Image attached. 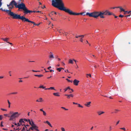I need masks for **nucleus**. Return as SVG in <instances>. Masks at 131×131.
Wrapping results in <instances>:
<instances>
[{"label":"nucleus","instance_id":"f257e3e1","mask_svg":"<svg viewBox=\"0 0 131 131\" xmlns=\"http://www.w3.org/2000/svg\"><path fill=\"white\" fill-rule=\"evenodd\" d=\"M113 14V13L109 12L108 10H106L104 12H97L95 11L91 13H87L86 14H84V16L87 15L89 17H92L95 18H97L100 17L101 18H105L104 15H110Z\"/></svg>","mask_w":131,"mask_h":131},{"label":"nucleus","instance_id":"f03ea898","mask_svg":"<svg viewBox=\"0 0 131 131\" xmlns=\"http://www.w3.org/2000/svg\"><path fill=\"white\" fill-rule=\"evenodd\" d=\"M52 5L59 10L66 12L68 9H66L62 0H52Z\"/></svg>","mask_w":131,"mask_h":131},{"label":"nucleus","instance_id":"7ed1b4c3","mask_svg":"<svg viewBox=\"0 0 131 131\" xmlns=\"http://www.w3.org/2000/svg\"><path fill=\"white\" fill-rule=\"evenodd\" d=\"M9 14L10 16L12 17L13 19H20L24 22L27 21L30 23L34 24V25L36 26V24H35L34 22L29 20L28 19L26 18L23 16H20L19 15L16 14L13 12H9Z\"/></svg>","mask_w":131,"mask_h":131},{"label":"nucleus","instance_id":"20e7f679","mask_svg":"<svg viewBox=\"0 0 131 131\" xmlns=\"http://www.w3.org/2000/svg\"><path fill=\"white\" fill-rule=\"evenodd\" d=\"M16 8H18L19 10L20 9L23 10L24 11V13L25 14H27V13L30 12L27 8L25 4L23 3H21L18 5L17 4L16 6Z\"/></svg>","mask_w":131,"mask_h":131},{"label":"nucleus","instance_id":"39448f33","mask_svg":"<svg viewBox=\"0 0 131 131\" xmlns=\"http://www.w3.org/2000/svg\"><path fill=\"white\" fill-rule=\"evenodd\" d=\"M10 114H12L11 117L9 119V120L10 121L12 120L15 118L18 117L20 115V114H18L17 112H10Z\"/></svg>","mask_w":131,"mask_h":131},{"label":"nucleus","instance_id":"423d86ee","mask_svg":"<svg viewBox=\"0 0 131 131\" xmlns=\"http://www.w3.org/2000/svg\"><path fill=\"white\" fill-rule=\"evenodd\" d=\"M66 12L68 13L70 15H80V13H76L73 12L69 9H68V10Z\"/></svg>","mask_w":131,"mask_h":131},{"label":"nucleus","instance_id":"0eeeda50","mask_svg":"<svg viewBox=\"0 0 131 131\" xmlns=\"http://www.w3.org/2000/svg\"><path fill=\"white\" fill-rule=\"evenodd\" d=\"M38 127L37 126H31V127H30V129H31L32 130H34V129H35L37 131H40L38 129Z\"/></svg>","mask_w":131,"mask_h":131},{"label":"nucleus","instance_id":"6e6552de","mask_svg":"<svg viewBox=\"0 0 131 131\" xmlns=\"http://www.w3.org/2000/svg\"><path fill=\"white\" fill-rule=\"evenodd\" d=\"M10 5H13L14 6V5L16 8L17 5V3H16L14 0L12 1L10 3Z\"/></svg>","mask_w":131,"mask_h":131},{"label":"nucleus","instance_id":"1a4fd4ad","mask_svg":"<svg viewBox=\"0 0 131 131\" xmlns=\"http://www.w3.org/2000/svg\"><path fill=\"white\" fill-rule=\"evenodd\" d=\"M0 10H2L3 11H4V12H6L10 16V15L9 14V12H12L11 11V10H5V9H3L2 8H0Z\"/></svg>","mask_w":131,"mask_h":131},{"label":"nucleus","instance_id":"9d476101","mask_svg":"<svg viewBox=\"0 0 131 131\" xmlns=\"http://www.w3.org/2000/svg\"><path fill=\"white\" fill-rule=\"evenodd\" d=\"M79 82V81L75 79L73 81V84L74 85L77 86L78 85Z\"/></svg>","mask_w":131,"mask_h":131},{"label":"nucleus","instance_id":"9b49d317","mask_svg":"<svg viewBox=\"0 0 131 131\" xmlns=\"http://www.w3.org/2000/svg\"><path fill=\"white\" fill-rule=\"evenodd\" d=\"M117 8H119L121 10V12H124V14H127V11H125L124 9L123 8L121 7H117Z\"/></svg>","mask_w":131,"mask_h":131},{"label":"nucleus","instance_id":"f8f14e48","mask_svg":"<svg viewBox=\"0 0 131 131\" xmlns=\"http://www.w3.org/2000/svg\"><path fill=\"white\" fill-rule=\"evenodd\" d=\"M91 103V102H87L85 104H84V105L86 106L89 107L90 106V104Z\"/></svg>","mask_w":131,"mask_h":131},{"label":"nucleus","instance_id":"ddd939ff","mask_svg":"<svg viewBox=\"0 0 131 131\" xmlns=\"http://www.w3.org/2000/svg\"><path fill=\"white\" fill-rule=\"evenodd\" d=\"M1 39L3 40L4 41L6 42L7 43H9V42L8 41V40H9V39L8 38H1Z\"/></svg>","mask_w":131,"mask_h":131},{"label":"nucleus","instance_id":"4468645a","mask_svg":"<svg viewBox=\"0 0 131 131\" xmlns=\"http://www.w3.org/2000/svg\"><path fill=\"white\" fill-rule=\"evenodd\" d=\"M50 54L49 56V58H54V57L52 53L51 52H50Z\"/></svg>","mask_w":131,"mask_h":131},{"label":"nucleus","instance_id":"2eb2a0df","mask_svg":"<svg viewBox=\"0 0 131 131\" xmlns=\"http://www.w3.org/2000/svg\"><path fill=\"white\" fill-rule=\"evenodd\" d=\"M42 101H43V100L42 98H40L36 100V102H41Z\"/></svg>","mask_w":131,"mask_h":131},{"label":"nucleus","instance_id":"dca6fc26","mask_svg":"<svg viewBox=\"0 0 131 131\" xmlns=\"http://www.w3.org/2000/svg\"><path fill=\"white\" fill-rule=\"evenodd\" d=\"M30 125L31 126H37L34 123V122L33 121L31 120V124H30Z\"/></svg>","mask_w":131,"mask_h":131},{"label":"nucleus","instance_id":"f3484780","mask_svg":"<svg viewBox=\"0 0 131 131\" xmlns=\"http://www.w3.org/2000/svg\"><path fill=\"white\" fill-rule=\"evenodd\" d=\"M97 113L99 115H100L104 113V112L103 111H99L97 112Z\"/></svg>","mask_w":131,"mask_h":131},{"label":"nucleus","instance_id":"a211bd4d","mask_svg":"<svg viewBox=\"0 0 131 131\" xmlns=\"http://www.w3.org/2000/svg\"><path fill=\"white\" fill-rule=\"evenodd\" d=\"M53 94L54 95L56 96H60L59 93L58 92L54 93Z\"/></svg>","mask_w":131,"mask_h":131},{"label":"nucleus","instance_id":"6ab92c4d","mask_svg":"<svg viewBox=\"0 0 131 131\" xmlns=\"http://www.w3.org/2000/svg\"><path fill=\"white\" fill-rule=\"evenodd\" d=\"M45 123H46L47 124L49 125L50 127H52V126L51 125V124H50V123H49V122H48V121H46L45 122H44Z\"/></svg>","mask_w":131,"mask_h":131},{"label":"nucleus","instance_id":"aec40b11","mask_svg":"<svg viewBox=\"0 0 131 131\" xmlns=\"http://www.w3.org/2000/svg\"><path fill=\"white\" fill-rule=\"evenodd\" d=\"M45 123H46L47 124L49 125L50 127H52V126L51 125V124H50V123H49V122H48V121H46L45 122H44Z\"/></svg>","mask_w":131,"mask_h":131},{"label":"nucleus","instance_id":"412c9836","mask_svg":"<svg viewBox=\"0 0 131 131\" xmlns=\"http://www.w3.org/2000/svg\"><path fill=\"white\" fill-rule=\"evenodd\" d=\"M55 90V89L54 88V87H50V88H46L45 89V90Z\"/></svg>","mask_w":131,"mask_h":131},{"label":"nucleus","instance_id":"4be33fe9","mask_svg":"<svg viewBox=\"0 0 131 131\" xmlns=\"http://www.w3.org/2000/svg\"><path fill=\"white\" fill-rule=\"evenodd\" d=\"M24 120H23V118H21L20 119L19 121V122L20 123L22 124V123H24Z\"/></svg>","mask_w":131,"mask_h":131},{"label":"nucleus","instance_id":"5701e85b","mask_svg":"<svg viewBox=\"0 0 131 131\" xmlns=\"http://www.w3.org/2000/svg\"><path fill=\"white\" fill-rule=\"evenodd\" d=\"M34 75L36 77H37L39 78L43 77V75H42V74H40V75L35 74V75Z\"/></svg>","mask_w":131,"mask_h":131},{"label":"nucleus","instance_id":"b1692460","mask_svg":"<svg viewBox=\"0 0 131 131\" xmlns=\"http://www.w3.org/2000/svg\"><path fill=\"white\" fill-rule=\"evenodd\" d=\"M7 101L8 104V107L9 108H10V107L11 103L10 102H9V101L8 100H7Z\"/></svg>","mask_w":131,"mask_h":131},{"label":"nucleus","instance_id":"393cba45","mask_svg":"<svg viewBox=\"0 0 131 131\" xmlns=\"http://www.w3.org/2000/svg\"><path fill=\"white\" fill-rule=\"evenodd\" d=\"M100 46H98L97 47L95 48V49L96 50H100V48L99 47Z\"/></svg>","mask_w":131,"mask_h":131},{"label":"nucleus","instance_id":"a878e982","mask_svg":"<svg viewBox=\"0 0 131 131\" xmlns=\"http://www.w3.org/2000/svg\"><path fill=\"white\" fill-rule=\"evenodd\" d=\"M69 62L70 63H71L72 64H73V60L71 59H70L69 60Z\"/></svg>","mask_w":131,"mask_h":131},{"label":"nucleus","instance_id":"bb28decb","mask_svg":"<svg viewBox=\"0 0 131 131\" xmlns=\"http://www.w3.org/2000/svg\"><path fill=\"white\" fill-rule=\"evenodd\" d=\"M68 89H71L70 87L69 86L66 89H64V92H66Z\"/></svg>","mask_w":131,"mask_h":131},{"label":"nucleus","instance_id":"cd10ccee","mask_svg":"<svg viewBox=\"0 0 131 131\" xmlns=\"http://www.w3.org/2000/svg\"><path fill=\"white\" fill-rule=\"evenodd\" d=\"M45 86H44L43 85H41L39 87V88H42V89H45Z\"/></svg>","mask_w":131,"mask_h":131},{"label":"nucleus","instance_id":"c85d7f7f","mask_svg":"<svg viewBox=\"0 0 131 131\" xmlns=\"http://www.w3.org/2000/svg\"><path fill=\"white\" fill-rule=\"evenodd\" d=\"M29 11H30V12H28V13H27V14H28V13H32V12H36V11H32V10H29Z\"/></svg>","mask_w":131,"mask_h":131},{"label":"nucleus","instance_id":"c756f323","mask_svg":"<svg viewBox=\"0 0 131 131\" xmlns=\"http://www.w3.org/2000/svg\"><path fill=\"white\" fill-rule=\"evenodd\" d=\"M86 77H88V76H89L90 77H91V75L90 74H86Z\"/></svg>","mask_w":131,"mask_h":131},{"label":"nucleus","instance_id":"7c9ffc66","mask_svg":"<svg viewBox=\"0 0 131 131\" xmlns=\"http://www.w3.org/2000/svg\"><path fill=\"white\" fill-rule=\"evenodd\" d=\"M109 131H111L112 129V127L111 126H109Z\"/></svg>","mask_w":131,"mask_h":131},{"label":"nucleus","instance_id":"2f4dec72","mask_svg":"<svg viewBox=\"0 0 131 131\" xmlns=\"http://www.w3.org/2000/svg\"><path fill=\"white\" fill-rule=\"evenodd\" d=\"M14 7V6L13 5H10V7H9V9H12Z\"/></svg>","mask_w":131,"mask_h":131},{"label":"nucleus","instance_id":"473e14b6","mask_svg":"<svg viewBox=\"0 0 131 131\" xmlns=\"http://www.w3.org/2000/svg\"><path fill=\"white\" fill-rule=\"evenodd\" d=\"M119 110L118 109H115V113H117L119 111Z\"/></svg>","mask_w":131,"mask_h":131},{"label":"nucleus","instance_id":"72a5a7b5","mask_svg":"<svg viewBox=\"0 0 131 131\" xmlns=\"http://www.w3.org/2000/svg\"><path fill=\"white\" fill-rule=\"evenodd\" d=\"M57 70L59 72H60L61 71V70L60 68H57Z\"/></svg>","mask_w":131,"mask_h":131},{"label":"nucleus","instance_id":"f704fd0d","mask_svg":"<svg viewBox=\"0 0 131 131\" xmlns=\"http://www.w3.org/2000/svg\"><path fill=\"white\" fill-rule=\"evenodd\" d=\"M3 122L2 121L1 123V124L0 125V126L1 127H3Z\"/></svg>","mask_w":131,"mask_h":131},{"label":"nucleus","instance_id":"c9c22d12","mask_svg":"<svg viewBox=\"0 0 131 131\" xmlns=\"http://www.w3.org/2000/svg\"><path fill=\"white\" fill-rule=\"evenodd\" d=\"M17 93V92H14L12 93H11V94H16Z\"/></svg>","mask_w":131,"mask_h":131},{"label":"nucleus","instance_id":"e433bc0d","mask_svg":"<svg viewBox=\"0 0 131 131\" xmlns=\"http://www.w3.org/2000/svg\"><path fill=\"white\" fill-rule=\"evenodd\" d=\"M120 129L123 130H124V131H126V129L125 128H120Z\"/></svg>","mask_w":131,"mask_h":131},{"label":"nucleus","instance_id":"4c0bfd02","mask_svg":"<svg viewBox=\"0 0 131 131\" xmlns=\"http://www.w3.org/2000/svg\"><path fill=\"white\" fill-rule=\"evenodd\" d=\"M61 108L66 110H68V109L64 107H61Z\"/></svg>","mask_w":131,"mask_h":131},{"label":"nucleus","instance_id":"58836bf2","mask_svg":"<svg viewBox=\"0 0 131 131\" xmlns=\"http://www.w3.org/2000/svg\"><path fill=\"white\" fill-rule=\"evenodd\" d=\"M1 110L3 111H7V110L6 109H4L2 108H1Z\"/></svg>","mask_w":131,"mask_h":131},{"label":"nucleus","instance_id":"ea45409f","mask_svg":"<svg viewBox=\"0 0 131 131\" xmlns=\"http://www.w3.org/2000/svg\"><path fill=\"white\" fill-rule=\"evenodd\" d=\"M65 96H67V98L68 99H69L70 98V95H67V94H65Z\"/></svg>","mask_w":131,"mask_h":131},{"label":"nucleus","instance_id":"a19ab883","mask_svg":"<svg viewBox=\"0 0 131 131\" xmlns=\"http://www.w3.org/2000/svg\"><path fill=\"white\" fill-rule=\"evenodd\" d=\"M43 115H44V116H46V113L44 111H43Z\"/></svg>","mask_w":131,"mask_h":131},{"label":"nucleus","instance_id":"79ce46f5","mask_svg":"<svg viewBox=\"0 0 131 131\" xmlns=\"http://www.w3.org/2000/svg\"><path fill=\"white\" fill-rule=\"evenodd\" d=\"M78 106L79 107H82V108H83V107L80 104H78Z\"/></svg>","mask_w":131,"mask_h":131},{"label":"nucleus","instance_id":"37998d69","mask_svg":"<svg viewBox=\"0 0 131 131\" xmlns=\"http://www.w3.org/2000/svg\"><path fill=\"white\" fill-rule=\"evenodd\" d=\"M61 129L62 130V131H65V129L63 127H61Z\"/></svg>","mask_w":131,"mask_h":131},{"label":"nucleus","instance_id":"c03bdc74","mask_svg":"<svg viewBox=\"0 0 131 131\" xmlns=\"http://www.w3.org/2000/svg\"><path fill=\"white\" fill-rule=\"evenodd\" d=\"M21 125H22V124L21 123L19 124V123H18L17 124V125L18 126H20Z\"/></svg>","mask_w":131,"mask_h":131},{"label":"nucleus","instance_id":"a18cd8bd","mask_svg":"<svg viewBox=\"0 0 131 131\" xmlns=\"http://www.w3.org/2000/svg\"><path fill=\"white\" fill-rule=\"evenodd\" d=\"M8 114V116H7V117H10L11 118V115H10V113L9 114Z\"/></svg>","mask_w":131,"mask_h":131},{"label":"nucleus","instance_id":"49530a36","mask_svg":"<svg viewBox=\"0 0 131 131\" xmlns=\"http://www.w3.org/2000/svg\"><path fill=\"white\" fill-rule=\"evenodd\" d=\"M3 116L2 115H0V119L2 120L3 118Z\"/></svg>","mask_w":131,"mask_h":131},{"label":"nucleus","instance_id":"de8ad7c7","mask_svg":"<svg viewBox=\"0 0 131 131\" xmlns=\"http://www.w3.org/2000/svg\"><path fill=\"white\" fill-rule=\"evenodd\" d=\"M119 17L122 18V17H124V16L123 15H119Z\"/></svg>","mask_w":131,"mask_h":131},{"label":"nucleus","instance_id":"09e8293b","mask_svg":"<svg viewBox=\"0 0 131 131\" xmlns=\"http://www.w3.org/2000/svg\"><path fill=\"white\" fill-rule=\"evenodd\" d=\"M66 80H67L68 82H72V81H70V80H69L68 79H66Z\"/></svg>","mask_w":131,"mask_h":131},{"label":"nucleus","instance_id":"8fccbe9b","mask_svg":"<svg viewBox=\"0 0 131 131\" xmlns=\"http://www.w3.org/2000/svg\"><path fill=\"white\" fill-rule=\"evenodd\" d=\"M64 33L65 34V36H66L67 35V34H68V32H66L65 31H64Z\"/></svg>","mask_w":131,"mask_h":131},{"label":"nucleus","instance_id":"3c124183","mask_svg":"<svg viewBox=\"0 0 131 131\" xmlns=\"http://www.w3.org/2000/svg\"><path fill=\"white\" fill-rule=\"evenodd\" d=\"M2 0H0V7L1 6L2 3L1 2V1Z\"/></svg>","mask_w":131,"mask_h":131},{"label":"nucleus","instance_id":"603ef678","mask_svg":"<svg viewBox=\"0 0 131 131\" xmlns=\"http://www.w3.org/2000/svg\"><path fill=\"white\" fill-rule=\"evenodd\" d=\"M27 122H29L30 124H31V121H30V119H28Z\"/></svg>","mask_w":131,"mask_h":131},{"label":"nucleus","instance_id":"864d4df0","mask_svg":"<svg viewBox=\"0 0 131 131\" xmlns=\"http://www.w3.org/2000/svg\"><path fill=\"white\" fill-rule=\"evenodd\" d=\"M80 41L81 42H83V39L82 38H81L80 39Z\"/></svg>","mask_w":131,"mask_h":131},{"label":"nucleus","instance_id":"5fc2aeb1","mask_svg":"<svg viewBox=\"0 0 131 131\" xmlns=\"http://www.w3.org/2000/svg\"><path fill=\"white\" fill-rule=\"evenodd\" d=\"M11 71H9L8 72L9 74V75L10 76H11Z\"/></svg>","mask_w":131,"mask_h":131},{"label":"nucleus","instance_id":"6e6d98bb","mask_svg":"<svg viewBox=\"0 0 131 131\" xmlns=\"http://www.w3.org/2000/svg\"><path fill=\"white\" fill-rule=\"evenodd\" d=\"M81 37L80 35H79V36H76L75 37L77 38H78L79 37Z\"/></svg>","mask_w":131,"mask_h":131},{"label":"nucleus","instance_id":"4d7b16f0","mask_svg":"<svg viewBox=\"0 0 131 131\" xmlns=\"http://www.w3.org/2000/svg\"><path fill=\"white\" fill-rule=\"evenodd\" d=\"M112 15H113L114 16V17L115 18H117L118 17L117 16H115L114 14H113H113H112Z\"/></svg>","mask_w":131,"mask_h":131},{"label":"nucleus","instance_id":"13d9d810","mask_svg":"<svg viewBox=\"0 0 131 131\" xmlns=\"http://www.w3.org/2000/svg\"><path fill=\"white\" fill-rule=\"evenodd\" d=\"M131 11H129V12H128L127 11V13H128V14H131Z\"/></svg>","mask_w":131,"mask_h":131},{"label":"nucleus","instance_id":"bf43d9fd","mask_svg":"<svg viewBox=\"0 0 131 131\" xmlns=\"http://www.w3.org/2000/svg\"><path fill=\"white\" fill-rule=\"evenodd\" d=\"M4 116H7H7H8V114H4Z\"/></svg>","mask_w":131,"mask_h":131},{"label":"nucleus","instance_id":"052dcab7","mask_svg":"<svg viewBox=\"0 0 131 131\" xmlns=\"http://www.w3.org/2000/svg\"><path fill=\"white\" fill-rule=\"evenodd\" d=\"M53 13H54V12H52L51 13V14L52 15H53Z\"/></svg>","mask_w":131,"mask_h":131},{"label":"nucleus","instance_id":"680f3d73","mask_svg":"<svg viewBox=\"0 0 131 131\" xmlns=\"http://www.w3.org/2000/svg\"><path fill=\"white\" fill-rule=\"evenodd\" d=\"M24 125V126H27V127H29V126H30V125H28V124H27V125Z\"/></svg>","mask_w":131,"mask_h":131},{"label":"nucleus","instance_id":"e2e57ef3","mask_svg":"<svg viewBox=\"0 0 131 131\" xmlns=\"http://www.w3.org/2000/svg\"><path fill=\"white\" fill-rule=\"evenodd\" d=\"M119 121L117 122L116 123V125H117L119 123Z\"/></svg>","mask_w":131,"mask_h":131},{"label":"nucleus","instance_id":"0e129e2a","mask_svg":"<svg viewBox=\"0 0 131 131\" xmlns=\"http://www.w3.org/2000/svg\"><path fill=\"white\" fill-rule=\"evenodd\" d=\"M23 120H24V121H25L26 122L28 121V120L26 119H23Z\"/></svg>","mask_w":131,"mask_h":131},{"label":"nucleus","instance_id":"69168bd1","mask_svg":"<svg viewBox=\"0 0 131 131\" xmlns=\"http://www.w3.org/2000/svg\"><path fill=\"white\" fill-rule=\"evenodd\" d=\"M80 36H81V38H82L83 39V38L84 37V35H80Z\"/></svg>","mask_w":131,"mask_h":131},{"label":"nucleus","instance_id":"338daca9","mask_svg":"<svg viewBox=\"0 0 131 131\" xmlns=\"http://www.w3.org/2000/svg\"><path fill=\"white\" fill-rule=\"evenodd\" d=\"M7 6L9 8V7H10V4H9V5L7 4Z\"/></svg>","mask_w":131,"mask_h":131},{"label":"nucleus","instance_id":"774afa93","mask_svg":"<svg viewBox=\"0 0 131 131\" xmlns=\"http://www.w3.org/2000/svg\"><path fill=\"white\" fill-rule=\"evenodd\" d=\"M23 82V81L22 80H20L19 81V82Z\"/></svg>","mask_w":131,"mask_h":131}]
</instances>
